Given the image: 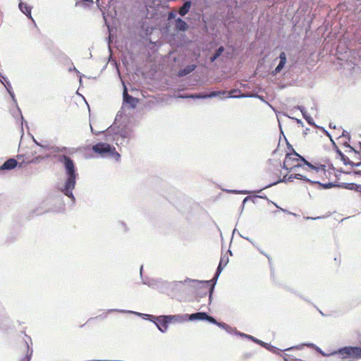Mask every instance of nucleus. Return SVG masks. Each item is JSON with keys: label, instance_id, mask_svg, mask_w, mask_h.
Masks as SVG:
<instances>
[{"label": "nucleus", "instance_id": "obj_5", "mask_svg": "<svg viewBox=\"0 0 361 361\" xmlns=\"http://www.w3.org/2000/svg\"><path fill=\"white\" fill-rule=\"evenodd\" d=\"M92 149L94 153L102 157L108 154L117 159L120 157V154L116 151L115 147H111V146L107 143L99 142L93 145Z\"/></svg>", "mask_w": 361, "mask_h": 361}, {"label": "nucleus", "instance_id": "obj_6", "mask_svg": "<svg viewBox=\"0 0 361 361\" xmlns=\"http://www.w3.org/2000/svg\"><path fill=\"white\" fill-rule=\"evenodd\" d=\"M176 316H160L157 317L155 324L161 332H165L168 329L169 323L174 320Z\"/></svg>", "mask_w": 361, "mask_h": 361}, {"label": "nucleus", "instance_id": "obj_20", "mask_svg": "<svg viewBox=\"0 0 361 361\" xmlns=\"http://www.w3.org/2000/svg\"><path fill=\"white\" fill-rule=\"evenodd\" d=\"M25 11L24 14L31 18V10L27 6H24Z\"/></svg>", "mask_w": 361, "mask_h": 361}, {"label": "nucleus", "instance_id": "obj_19", "mask_svg": "<svg viewBox=\"0 0 361 361\" xmlns=\"http://www.w3.org/2000/svg\"><path fill=\"white\" fill-rule=\"evenodd\" d=\"M283 359L285 361H302L300 359L293 358L292 355L288 354H284Z\"/></svg>", "mask_w": 361, "mask_h": 361}, {"label": "nucleus", "instance_id": "obj_24", "mask_svg": "<svg viewBox=\"0 0 361 361\" xmlns=\"http://www.w3.org/2000/svg\"><path fill=\"white\" fill-rule=\"evenodd\" d=\"M213 289H214V284L212 285V287H211L210 290H209V298H211V296H212V294Z\"/></svg>", "mask_w": 361, "mask_h": 361}, {"label": "nucleus", "instance_id": "obj_9", "mask_svg": "<svg viewBox=\"0 0 361 361\" xmlns=\"http://www.w3.org/2000/svg\"><path fill=\"white\" fill-rule=\"evenodd\" d=\"M18 165L17 161L13 159H9L7 161H6L4 164L0 167V169L1 170H11L16 167Z\"/></svg>", "mask_w": 361, "mask_h": 361}, {"label": "nucleus", "instance_id": "obj_1", "mask_svg": "<svg viewBox=\"0 0 361 361\" xmlns=\"http://www.w3.org/2000/svg\"><path fill=\"white\" fill-rule=\"evenodd\" d=\"M308 162L309 161L295 151H293L291 153L286 154L283 161V168L290 171H293V173L288 178H286V175L282 177L281 169V164L280 162H277L274 166L276 167L269 169V170H271L276 176L274 183L275 184L281 181L286 182L290 180L293 176L295 178V173H302L305 171V166H307Z\"/></svg>", "mask_w": 361, "mask_h": 361}, {"label": "nucleus", "instance_id": "obj_4", "mask_svg": "<svg viewBox=\"0 0 361 361\" xmlns=\"http://www.w3.org/2000/svg\"><path fill=\"white\" fill-rule=\"evenodd\" d=\"M323 356L338 355L342 360L348 361H356L361 359V344L359 346H345L331 354H326L321 352Z\"/></svg>", "mask_w": 361, "mask_h": 361}, {"label": "nucleus", "instance_id": "obj_13", "mask_svg": "<svg viewBox=\"0 0 361 361\" xmlns=\"http://www.w3.org/2000/svg\"><path fill=\"white\" fill-rule=\"evenodd\" d=\"M206 317H207V314L206 312H197L190 314V319H205Z\"/></svg>", "mask_w": 361, "mask_h": 361}, {"label": "nucleus", "instance_id": "obj_22", "mask_svg": "<svg viewBox=\"0 0 361 361\" xmlns=\"http://www.w3.org/2000/svg\"><path fill=\"white\" fill-rule=\"evenodd\" d=\"M17 109H18V111L19 112V114H20V117H21V118H22L21 122H20V125H21V126L23 127V116L21 115V111H20V109L18 107V108H17Z\"/></svg>", "mask_w": 361, "mask_h": 361}, {"label": "nucleus", "instance_id": "obj_2", "mask_svg": "<svg viewBox=\"0 0 361 361\" xmlns=\"http://www.w3.org/2000/svg\"><path fill=\"white\" fill-rule=\"evenodd\" d=\"M331 167L326 160L309 161L302 173H295V178L304 180L312 183L323 185L322 182L329 178ZM326 184L324 183V185Z\"/></svg>", "mask_w": 361, "mask_h": 361}, {"label": "nucleus", "instance_id": "obj_28", "mask_svg": "<svg viewBox=\"0 0 361 361\" xmlns=\"http://www.w3.org/2000/svg\"><path fill=\"white\" fill-rule=\"evenodd\" d=\"M78 4H79L78 1H76L75 5L77 6V5H78Z\"/></svg>", "mask_w": 361, "mask_h": 361}, {"label": "nucleus", "instance_id": "obj_18", "mask_svg": "<svg viewBox=\"0 0 361 361\" xmlns=\"http://www.w3.org/2000/svg\"><path fill=\"white\" fill-rule=\"evenodd\" d=\"M341 159L343 160L345 165H353V162L350 161L349 158L346 157L345 155L340 153Z\"/></svg>", "mask_w": 361, "mask_h": 361}, {"label": "nucleus", "instance_id": "obj_26", "mask_svg": "<svg viewBox=\"0 0 361 361\" xmlns=\"http://www.w3.org/2000/svg\"><path fill=\"white\" fill-rule=\"evenodd\" d=\"M31 355H32V352L30 353V355L28 354V352L27 353V357L28 358V360H30V356H31Z\"/></svg>", "mask_w": 361, "mask_h": 361}, {"label": "nucleus", "instance_id": "obj_21", "mask_svg": "<svg viewBox=\"0 0 361 361\" xmlns=\"http://www.w3.org/2000/svg\"><path fill=\"white\" fill-rule=\"evenodd\" d=\"M176 16V13L175 11L170 12L168 16V20H171V19L175 18Z\"/></svg>", "mask_w": 361, "mask_h": 361}, {"label": "nucleus", "instance_id": "obj_10", "mask_svg": "<svg viewBox=\"0 0 361 361\" xmlns=\"http://www.w3.org/2000/svg\"><path fill=\"white\" fill-rule=\"evenodd\" d=\"M188 27V24L181 18L176 20V30L178 31H185Z\"/></svg>", "mask_w": 361, "mask_h": 361}, {"label": "nucleus", "instance_id": "obj_23", "mask_svg": "<svg viewBox=\"0 0 361 361\" xmlns=\"http://www.w3.org/2000/svg\"><path fill=\"white\" fill-rule=\"evenodd\" d=\"M18 7H19L20 10L21 11H23V1H20L19 4H18Z\"/></svg>", "mask_w": 361, "mask_h": 361}, {"label": "nucleus", "instance_id": "obj_17", "mask_svg": "<svg viewBox=\"0 0 361 361\" xmlns=\"http://www.w3.org/2000/svg\"><path fill=\"white\" fill-rule=\"evenodd\" d=\"M205 320H207L208 322L213 323L214 324H216L218 326H223L224 325V324L217 322L216 320L214 317H212L208 314H207V317H206Z\"/></svg>", "mask_w": 361, "mask_h": 361}, {"label": "nucleus", "instance_id": "obj_14", "mask_svg": "<svg viewBox=\"0 0 361 361\" xmlns=\"http://www.w3.org/2000/svg\"><path fill=\"white\" fill-rule=\"evenodd\" d=\"M196 68V66L192 64V65H189L187 67H185L184 69L181 70L180 72V75H186L188 74H189L190 73H191L192 71H193Z\"/></svg>", "mask_w": 361, "mask_h": 361}, {"label": "nucleus", "instance_id": "obj_15", "mask_svg": "<svg viewBox=\"0 0 361 361\" xmlns=\"http://www.w3.org/2000/svg\"><path fill=\"white\" fill-rule=\"evenodd\" d=\"M224 51V47H220L216 51V53L211 57V61H214L219 56L221 55L223 51Z\"/></svg>", "mask_w": 361, "mask_h": 361}, {"label": "nucleus", "instance_id": "obj_12", "mask_svg": "<svg viewBox=\"0 0 361 361\" xmlns=\"http://www.w3.org/2000/svg\"><path fill=\"white\" fill-rule=\"evenodd\" d=\"M190 6L191 3L190 1L185 2L178 11L179 14L182 16H185L189 11Z\"/></svg>", "mask_w": 361, "mask_h": 361}, {"label": "nucleus", "instance_id": "obj_16", "mask_svg": "<svg viewBox=\"0 0 361 361\" xmlns=\"http://www.w3.org/2000/svg\"><path fill=\"white\" fill-rule=\"evenodd\" d=\"M221 94L220 92H212L209 94L204 95H197V96H191V97H197V98H207V97H212L219 95Z\"/></svg>", "mask_w": 361, "mask_h": 361}, {"label": "nucleus", "instance_id": "obj_8", "mask_svg": "<svg viewBox=\"0 0 361 361\" xmlns=\"http://www.w3.org/2000/svg\"><path fill=\"white\" fill-rule=\"evenodd\" d=\"M280 62L276 68L272 71L274 75H276L281 72V71L283 68L286 63V55L284 52H281L279 56Z\"/></svg>", "mask_w": 361, "mask_h": 361}, {"label": "nucleus", "instance_id": "obj_3", "mask_svg": "<svg viewBox=\"0 0 361 361\" xmlns=\"http://www.w3.org/2000/svg\"><path fill=\"white\" fill-rule=\"evenodd\" d=\"M59 161L63 164L66 175V180L62 192L66 196L74 200L73 190L75 188L76 178L78 176L75 164L73 161L66 155L60 156Z\"/></svg>", "mask_w": 361, "mask_h": 361}, {"label": "nucleus", "instance_id": "obj_25", "mask_svg": "<svg viewBox=\"0 0 361 361\" xmlns=\"http://www.w3.org/2000/svg\"><path fill=\"white\" fill-rule=\"evenodd\" d=\"M235 92V90H234V91H231V92H228V94H229L228 97H235V96H233V92Z\"/></svg>", "mask_w": 361, "mask_h": 361}, {"label": "nucleus", "instance_id": "obj_27", "mask_svg": "<svg viewBox=\"0 0 361 361\" xmlns=\"http://www.w3.org/2000/svg\"><path fill=\"white\" fill-rule=\"evenodd\" d=\"M250 355H251L250 354H249V355H244V357H245V358H248V357H250Z\"/></svg>", "mask_w": 361, "mask_h": 361}, {"label": "nucleus", "instance_id": "obj_7", "mask_svg": "<svg viewBox=\"0 0 361 361\" xmlns=\"http://www.w3.org/2000/svg\"><path fill=\"white\" fill-rule=\"evenodd\" d=\"M123 101L124 102L129 104L132 107H135L138 103V99L137 98H135L128 94L126 87L124 88Z\"/></svg>", "mask_w": 361, "mask_h": 361}, {"label": "nucleus", "instance_id": "obj_11", "mask_svg": "<svg viewBox=\"0 0 361 361\" xmlns=\"http://www.w3.org/2000/svg\"><path fill=\"white\" fill-rule=\"evenodd\" d=\"M228 261V259L226 257H223L221 258L214 279L218 277V276H219V273L221 271L223 267L227 264Z\"/></svg>", "mask_w": 361, "mask_h": 361}]
</instances>
